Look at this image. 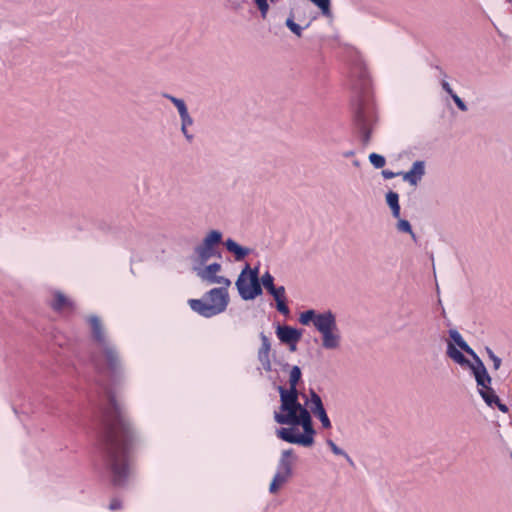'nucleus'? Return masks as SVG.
Masks as SVG:
<instances>
[{
    "label": "nucleus",
    "instance_id": "obj_1",
    "mask_svg": "<svg viewBox=\"0 0 512 512\" xmlns=\"http://www.w3.org/2000/svg\"><path fill=\"white\" fill-rule=\"evenodd\" d=\"M130 431L118 407L113 403V412L104 423L103 443L114 474V481L120 484L128 475L126 451Z\"/></svg>",
    "mask_w": 512,
    "mask_h": 512
},
{
    "label": "nucleus",
    "instance_id": "obj_2",
    "mask_svg": "<svg viewBox=\"0 0 512 512\" xmlns=\"http://www.w3.org/2000/svg\"><path fill=\"white\" fill-rule=\"evenodd\" d=\"M274 420L280 425H290V428H280L276 435L283 441L309 447L314 443L315 429L312 425L310 412L301 403L279 407L274 413Z\"/></svg>",
    "mask_w": 512,
    "mask_h": 512
},
{
    "label": "nucleus",
    "instance_id": "obj_3",
    "mask_svg": "<svg viewBox=\"0 0 512 512\" xmlns=\"http://www.w3.org/2000/svg\"><path fill=\"white\" fill-rule=\"evenodd\" d=\"M228 287L213 288L206 293L203 300L191 299L189 305L192 310L204 317H212L224 312L229 303Z\"/></svg>",
    "mask_w": 512,
    "mask_h": 512
},
{
    "label": "nucleus",
    "instance_id": "obj_4",
    "mask_svg": "<svg viewBox=\"0 0 512 512\" xmlns=\"http://www.w3.org/2000/svg\"><path fill=\"white\" fill-rule=\"evenodd\" d=\"M473 363L468 368L473 373L476 383L479 387V394L485 401V403L492 407L494 404L497 405L500 411L506 413L508 411V407L501 403L499 397L497 396L494 389L491 387L492 378L487 372L485 365L482 360L477 355V358H472Z\"/></svg>",
    "mask_w": 512,
    "mask_h": 512
},
{
    "label": "nucleus",
    "instance_id": "obj_5",
    "mask_svg": "<svg viewBox=\"0 0 512 512\" xmlns=\"http://www.w3.org/2000/svg\"><path fill=\"white\" fill-rule=\"evenodd\" d=\"M316 330L321 335L323 349L335 351L341 348L342 335L337 325L336 316L333 313L327 317H320L316 323Z\"/></svg>",
    "mask_w": 512,
    "mask_h": 512
},
{
    "label": "nucleus",
    "instance_id": "obj_6",
    "mask_svg": "<svg viewBox=\"0 0 512 512\" xmlns=\"http://www.w3.org/2000/svg\"><path fill=\"white\" fill-rule=\"evenodd\" d=\"M223 234L219 230H210L201 243L194 247L191 255V263L206 264L209 259L217 254V247L222 242Z\"/></svg>",
    "mask_w": 512,
    "mask_h": 512
},
{
    "label": "nucleus",
    "instance_id": "obj_7",
    "mask_svg": "<svg viewBox=\"0 0 512 512\" xmlns=\"http://www.w3.org/2000/svg\"><path fill=\"white\" fill-rule=\"evenodd\" d=\"M236 287L242 299L253 300L262 294L261 279L258 277V270L245 268L236 281Z\"/></svg>",
    "mask_w": 512,
    "mask_h": 512
},
{
    "label": "nucleus",
    "instance_id": "obj_8",
    "mask_svg": "<svg viewBox=\"0 0 512 512\" xmlns=\"http://www.w3.org/2000/svg\"><path fill=\"white\" fill-rule=\"evenodd\" d=\"M221 270L222 266L220 263H212L209 265L200 263L192 264V271L202 281L208 284H219L229 287L231 285V281L224 276L218 275Z\"/></svg>",
    "mask_w": 512,
    "mask_h": 512
},
{
    "label": "nucleus",
    "instance_id": "obj_9",
    "mask_svg": "<svg viewBox=\"0 0 512 512\" xmlns=\"http://www.w3.org/2000/svg\"><path fill=\"white\" fill-rule=\"evenodd\" d=\"M301 379V369L298 366H293L289 374V389L282 386L278 387L280 394V407L300 403L298 400L297 384Z\"/></svg>",
    "mask_w": 512,
    "mask_h": 512
},
{
    "label": "nucleus",
    "instance_id": "obj_10",
    "mask_svg": "<svg viewBox=\"0 0 512 512\" xmlns=\"http://www.w3.org/2000/svg\"><path fill=\"white\" fill-rule=\"evenodd\" d=\"M164 96L177 108L181 119V132L187 141L191 142L193 140V135L188 132V127L193 125V119L188 112L186 103L183 99L176 98L172 95L165 94Z\"/></svg>",
    "mask_w": 512,
    "mask_h": 512
},
{
    "label": "nucleus",
    "instance_id": "obj_11",
    "mask_svg": "<svg viewBox=\"0 0 512 512\" xmlns=\"http://www.w3.org/2000/svg\"><path fill=\"white\" fill-rule=\"evenodd\" d=\"M309 9L310 6L307 3L298 4L290 10L289 15L285 21V25L287 26V28L297 37L302 36L303 28L295 22V19H298L299 21H303V19L300 15H296V11L301 10L303 13H305Z\"/></svg>",
    "mask_w": 512,
    "mask_h": 512
},
{
    "label": "nucleus",
    "instance_id": "obj_12",
    "mask_svg": "<svg viewBox=\"0 0 512 512\" xmlns=\"http://www.w3.org/2000/svg\"><path fill=\"white\" fill-rule=\"evenodd\" d=\"M261 346L257 352V358L262 365V368L266 372H270L272 370V363L270 360L271 353V343L269 338L264 334L260 333Z\"/></svg>",
    "mask_w": 512,
    "mask_h": 512
},
{
    "label": "nucleus",
    "instance_id": "obj_13",
    "mask_svg": "<svg viewBox=\"0 0 512 512\" xmlns=\"http://www.w3.org/2000/svg\"><path fill=\"white\" fill-rule=\"evenodd\" d=\"M425 162L415 161L409 171L402 173V178L412 186H417L425 175Z\"/></svg>",
    "mask_w": 512,
    "mask_h": 512
},
{
    "label": "nucleus",
    "instance_id": "obj_14",
    "mask_svg": "<svg viewBox=\"0 0 512 512\" xmlns=\"http://www.w3.org/2000/svg\"><path fill=\"white\" fill-rule=\"evenodd\" d=\"M276 334L279 340L285 344H296L302 337V332L291 326L278 325Z\"/></svg>",
    "mask_w": 512,
    "mask_h": 512
},
{
    "label": "nucleus",
    "instance_id": "obj_15",
    "mask_svg": "<svg viewBox=\"0 0 512 512\" xmlns=\"http://www.w3.org/2000/svg\"><path fill=\"white\" fill-rule=\"evenodd\" d=\"M446 355L453 362L464 368H469L473 363V361L468 360L464 356L460 348L454 346V343H447Z\"/></svg>",
    "mask_w": 512,
    "mask_h": 512
},
{
    "label": "nucleus",
    "instance_id": "obj_16",
    "mask_svg": "<svg viewBox=\"0 0 512 512\" xmlns=\"http://www.w3.org/2000/svg\"><path fill=\"white\" fill-rule=\"evenodd\" d=\"M449 337L450 340H448L447 343H454V346L460 348L472 358H477L475 351L467 344L462 335L456 329L449 330Z\"/></svg>",
    "mask_w": 512,
    "mask_h": 512
},
{
    "label": "nucleus",
    "instance_id": "obj_17",
    "mask_svg": "<svg viewBox=\"0 0 512 512\" xmlns=\"http://www.w3.org/2000/svg\"><path fill=\"white\" fill-rule=\"evenodd\" d=\"M261 285L273 296V298H279V296L285 294V287H275L274 278L269 272L262 275Z\"/></svg>",
    "mask_w": 512,
    "mask_h": 512
},
{
    "label": "nucleus",
    "instance_id": "obj_18",
    "mask_svg": "<svg viewBox=\"0 0 512 512\" xmlns=\"http://www.w3.org/2000/svg\"><path fill=\"white\" fill-rule=\"evenodd\" d=\"M226 249L233 253L237 261L243 260L249 253L250 249L240 246L232 239H227L224 243Z\"/></svg>",
    "mask_w": 512,
    "mask_h": 512
},
{
    "label": "nucleus",
    "instance_id": "obj_19",
    "mask_svg": "<svg viewBox=\"0 0 512 512\" xmlns=\"http://www.w3.org/2000/svg\"><path fill=\"white\" fill-rule=\"evenodd\" d=\"M89 322L92 327V333L93 337L100 343V344H106L104 330L101 325L100 319L97 316H90Z\"/></svg>",
    "mask_w": 512,
    "mask_h": 512
},
{
    "label": "nucleus",
    "instance_id": "obj_20",
    "mask_svg": "<svg viewBox=\"0 0 512 512\" xmlns=\"http://www.w3.org/2000/svg\"><path fill=\"white\" fill-rule=\"evenodd\" d=\"M329 314H332L331 311H325L323 313H316L314 310L310 309L303 313H301L299 321L303 325H308L310 322H313V325L316 327L317 320L320 317L328 316Z\"/></svg>",
    "mask_w": 512,
    "mask_h": 512
},
{
    "label": "nucleus",
    "instance_id": "obj_21",
    "mask_svg": "<svg viewBox=\"0 0 512 512\" xmlns=\"http://www.w3.org/2000/svg\"><path fill=\"white\" fill-rule=\"evenodd\" d=\"M386 203L391 209L392 215L394 218H399L400 216V205H399V196L394 191H389L386 194Z\"/></svg>",
    "mask_w": 512,
    "mask_h": 512
},
{
    "label": "nucleus",
    "instance_id": "obj_22",
    "mask_svg": "<svg viewBox=\"0 0 512 512\" xmlns=\"http://www.w3.org/2000/svg\"><path fill=\"white\" fill-rule=\"evenodd\" d=\"M306 405L309 406L312 413L324 409L321 397L312 389L310 390V399L306 401Z\"/></svg>",
    "mask_w": 512,
    "mask_h": 512
},
{
    "label": "nucleus",
    "instance_id": "obj_23",
    "mask_svg": "<svg viewBox=\"0 0 512 512\" xmlns=\"http://www.w3.org/2000/svg\"><path fill=\"white\" fill-rule=\"evenodd\" d=\"M288 478L289 476L281 472L276 473L269 486L270 493H277L280 487L287 481Z\"/></svg>",
    "mask_w": 512,
    "mask_h": 512
},
{
    "label": "nucleus",
    "instance_id": "obj_24",
    "mask_svg": "<svg viewBox=\"0 0 512 512\" xmlns=\"http://www.w3.org/2000/svg\"><path fill=\"white\" fill-rule=\"evenodd\" d=\"M70 305H71V302L63 293H61V292L55 293V299L52 303V308L54 310L59 311L65 307H69Z\"/></svg>",
    "mask_w": 512,
    "mask_h": 512
},
{
    "label": "nucleus",
    "instance_id": "obj_25",
    "mask_svg": "<svg viewBox=\"0 0 512 512\" xmlns=\"http://www.w3.org/2000/svg\"><path fill=\"white\" fill-rule=\"evenodd\" d=\"M103 350L106 360L111 368H116L118 365V356L115 350L106 344H103Z\"/></svg>",
    "mask_w": 512,
    "mask_h": 512
},
{
    "label": "nucleus",
    "instance_id": "obj_26",
    "mask_svg": "<svg viewBox=\"0 0 512 512\" xmlns=\"http://www.w3.org/2000/svg\"><path fill=\"white\" fill-rule=\"evenodd\" d=\"M396 229L402 233H408L413 240H416V235L412 230L411 224L408 220L397 218Z\"/></svg>",
    "mask_w": 512,
    "mask_h": 512
},
{
    "label": "nucleus",
    "instance_id": "obj_27",
    "mask_svg": "<svg viewBox=\"0 0 512 512\" xmlns=\"http://www.w3.org/2000/svg\"><path fill=\"white\" fill-rule=\"evenodd\" d=\"M275 0H254V4L260 12L262 19H266L270 9V3H274Z\"/></svg>",
    "mask_w": 512,
    "mask_h": 512
},
{
    "label": "nucleus",
    "instance_id": "obj_28",
    "mask_svg": "<svg viewBox=\"0 0 512 512\" xmlns=\"http://www.w3.org/2000/svg\"><path fill=\"white\" fill-rule=\"evenodd\" d=\"M314 3L320 10L323 16L331 18V1L330 0H310Z\"/></svg>",
    "mask_w": 512,
    "mask_h": 512
},
{
    "label": "nucleus",
    "instance_id": "obj_29",
    "mask_svg": "<svg viewBox=\"0 0 512 512\" xmlns=\"http://www.w3.org/2000/svg\"><path fill=\"white\" fill-rule=\"evenodd\" d=\"M359 126L361 141L363 145H368L371 140V129L363 120L360 121Z\"/></svg>",
    "mask_w": 512,
    "mask_h": 512
},
{
    "label": "nucleus",
    "instance_id": "obj_30",
    "mask_svg": "<svg viewBox=\"0 0 512 512\" xmlns=\"http://www.w3.org/2000/svg\"><path fill=\"white\" fill-rule=\"evenodd\" d=\"M275 302H276V308L277 310L285 315V316H288L289 313H290V310L286 304V296L285 294H283L282 296H279V298H274Z\"/></svg>",
    "mask_w": 512,
    "mask_h": 512
},
{
    "label": "nucleus",
    "instance_id": "obj_31",
    "mask_svg": "<svg viewBox=\"0 0 512 512\" xmlns=\"http://www.w3.org/2000/svg\"><path fill=\"white\" fill-rule=\"evenodd\" d=\"M369 161L377 169L383 168L386 163L385 158L377 153H371L369 155Z\"/></svg>",
    "mask_w": 512,
    "mask_h": 512
},
{
    "label": "nucleus",
    "instance_id": "obj_32",
    "mask_svg": "<svg viewBox=\"0 0 512 512\" xmlns=\"http://www.w3.org/2000/svg\"><path fill=\"white\" fill-rule=\"evenodd\" d=\"M326 444L330 447L331 451L335 454V455H339V456H343L345 457L348 461L351 462V459L349 457V455L344 451L342 450L341 448H339L331 439H327L326 440Z\"/></svg>",
    "mask_w": 512,
    "mask_h": 512
},
{
    "label": "nucleus",
    "instance_id": "obj_33",
    "mask_svg": "<svg viewBox=\"0 0 512 512\" xmlns=\"http://www.w3.org/2000/svg\"><path fill=\"white\" fill-rule=\"evenodd\" d=\"M313 414L320 420L323 428H325V429L331 428V422L327 416L325 409L315 412Z\"/></svg>",
    "mask_w": 512,
    "mask_h": 512
},
{
    "label": "nucleus",
    "instance_id": "obj_34",
    "mask_svg": "<svg viewBox=\"0 0 512 512\" xmlns=\"http://www.w3.org/2000/svg\"><path fill=\"white\" fill-rule=\"evenodd\" d=\"M280 468L283 470V474L287 475L290 477V475L292 474V463L289 459H286L285 457H282L280 458Z\"/></svg>",
    "mask_w": 512,
    "mask_h": 512
},
{
    "label": "nucleus",
    "instance_id": "obj_35",
    "mask_svg": "<svg viewBox=\"0 0 512 512\" xmlns=\"http://www.w3.org/2000/svg\"><path fill=\"white\" fill-rule=\"evenodd\" d=\"M451 98L453 99L456 106L459 108V110L466 112L468 110L467 105L463 102V100L455 93L452 94Z\"/></svg>",
    "mask_w": 512,
    "mask_h": 512
},
{
    "label": "nucleus",
    "instance_id": "obj_36",
    "mask_svg": "<svg viewBox=\"0 0 512 512\" xmlns=\"http://www.w3.org/2000/svg\"><path fill=\"white\" fill-rule=\"evenodd\" d=\"M381 174L385 179H392L398 175H402V172H392L390 170H382Z\"/></svg>",
    "mask_w": 512,
    "mask_h": 512
},
{
    "label": "nucleus",
    "instance_id": "obj_37",
    "mask_svg": "<svg viewBox=\"0 0 512 512\" xmlns=\"http://www.w3.org/2000/svg\"><path fill=\"white\" fill-rule=\"evenodd\" d=\"M441 86H442L443 90H445L450 96H452V94H455L454 91L452 90L450 84L447 81L443 80L441 82Z\"/></svg>",
    "mask_w": 512,
    "mask_h": 512
},
{
    "label": "nucleus",
    "instance_id": "obj_38",
    "mask_svg": "<svg viewBox=\"0 0 512 512\" xmlns=\"http://www.w3.org/2000/svg\"><path fill=\"white\" fill-rule=\"evenodd\" d=\"M493 367L495 370H498L501 366V359L498 356L492 357Z\"/></svg>",
    "mask_w": 512,
    "mask_h": 512
},
{
    "label": "nucleus",
    "instance_id": "obj_39",
    "mask_svg": "<svg viewBox=\"0 0 512 512\" xmlns=\"http://www.w3.org/2000/svg\"><path fill=\"white\" fill-rule=\"evenodd\" d=\"M121 507V503L119 500L117 499H114L111 501L110 503V509L111 510H116V509H119Z\"/></svg>",
    "mask_w": 512,
    "mask_h": 512
},
{
    "label": "nucleus",
    "instance_id": "obj_40",
    "mask_svg": "<svg viewBox=\"0 0 512 512\" xmlns=\"http://www.w3.org/2000/svg\"><path fill=\"white\" fill-rule=\"evenodd\" d=\"M281 456L285 457L286 459H289V457L293 456V450L292 449L284 450L282 452Z\"/></svg>",
    "mask_w": 512,
    "mask_h": 512
},
{
    "label": "nucleus",
    "instance_id": "obj_41",
    "mask_svg": "<svg viewBox=\"0 0 512 512\" xmlns=\"http://www.w3.org/2000/svg\"><path fill=\"white\" fill-rule=\"evenodd\" d=\"M486 352H487V354H488L490 359H492L493 356H496L494 354V352L489 347H486Z\"/></svg>",
    "mask_w": 512,
    "mask_h": 512
},
{
    "label": "nucleus",
    "instance_id": "obj_42",
    "mask_svg": "<svg viewBox=\"0 0 512 512\" xmlns=\"http://www.w3.org/2000/svg\"><path fill=\"white\" fill-rule=\"evenodd\" d=\"M486 352H487V354H488L490 359H492L493 356H496L494 354V352L489 347H486Z\"/></svg>",
    "mask_w": 512,
    "mask_h": 512
},
{
    "label": "nucleus",
    "instance_id": "obj_43",
    "mask_svg": "<svg viewBox=\"0 0 512 512\" xmlns=\"http://www.w3.org/2000/svg\"><path fill=\"white\" fill-rule=\"evenodd\" d=\"M290 345V350L291 351H296V344H289Z\"/></svg>",
    "mask_w": 512,
    "mask_h": 512
},
{
    "label": "nucleus",
    "instance_id": "obj_44",
    "mask_svg": "<svg viewBox=\"0 0 512 512\" xmlns=\"http://www.w3.org/2000/svg\"><path fill=\"white\" fill-rule=\"evenodd\" d=\"M353 154H354V152L350 151V152L346 153L345 156L348 157V156H352Z\"/></svg>",
    "mask_w": 512,
    "mask_h": 512
},
{
    "label": "nucleus",
    "instance_id": "obj_45",
    "mask_svg": "<svg viewBox=\"0 0 512 512\" xmlns=\"http://www.w3.org/2000/svg\"><path fill=\"white\" fill-rule=\"evenodd\" d=\"M353 164H354L355 166H359V162H358V161H354V162H353Z\"/></svg>",
    "mask_w": 512,
    "mask_h": 512
},
{
    "label": "nucleus",
    "instance_id": "obj_46",
    "mask_svg": "<svg viewBox=\"0 0 512 512\" xmlns=\"http://www.w3.org/2000/svg\"><path fill=\"white\" fill-rule=\"evenodd\" d=\"M310 23H311V21H309V22L305 25V27H309Z\"/></svg>",
    "mask_w": 512,
    "mask_h": 512
}]
</instances>
